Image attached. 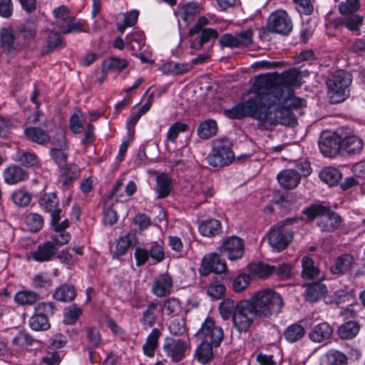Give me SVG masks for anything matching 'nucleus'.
Here are the masks:
<instances>
[{"label": "nucleus", "instance_id": "f257e3e1", "mask_svg": "<svg viewBox=\"0 0 365 365\" xmlns=\"http://www.w3.org/2000/svg\"><path fill=\"white\" fill-rule=\"evenodd\" d=\"M277 101L272 93L253 94L245 101L225 110L226 116L231 119H242L250 117L259 121V127L267 129L268 123H272V108Z\"/></svg>", "mask_w": 365, "mask_h": 365}, {"label": "nucleus", "instance_id": "f03ea898", "mask_svg": "<svg viewBox=\"0 0 365 365\" xmlns=\"http://www.w3.org/2000/svg\"><path fill=\"white\" fill-rule=\"evenodd\" d=\"M258 319L269 318L281 312L284 302L280 294L272 289H264L257 292L246 299Z\"/></svg>", "mask_w": 365, "mask_h": 365}, {"label": "nucleus", "instance_id": "7ed1b4c3", "mask_svg": "<svg viewBox=\"0 0 365 365\" xmlns=\"http://www.w3.org/2000/svg\"><path fill=\"white\" fill-rule=\"evenodd\" d=\"M307 218L312 221L317 217L318 226L323 232H331L340 227L342 218L339 214L331 210L330 207L322 203H314L303 210Z\"/></svg>", "mask_w": 365, "mask_h": 365}, {"label": "nucleus", "instance_id": "20e7f679", "mask_svg": "<svg viewBox=\"0 0 365 365\" xmlns=\"http://www.w3.org/2000/svg\"><path fill=\"white\" fill-rule=\"evenodd\" d=\"M209 24L207 19L201 16L192 26L188 34L190 36V46L192 49L199 50L205 46L207 49L213 48L214 43L218 37L217 30L211 28H205Z\"/></svg>", "mask_w": 365, "mask_h": 365}, {"label": "nucleus", "instance_id": "39448f33", "mask_svg": "<svg viewBox=\"0 0 365 365\" xmlns=\"http://www.w3.org/2000/svg\"><path fill=\"white\" fill-rule=\"evenodd\" d=\"M351 75L343 70L336 71L327 80L328 96L332 103H339L349 96Z\"/></svg>", "mask_w": 365, "mask_h": 365}, {"label": "nucleus", "instance_id": "423d86ee", "mask_svg": "<svg viewBox=\"0 0 365 365\" xmlns=\"http://www.w3.org/2000/svg\"><path fill=\"white\" fill-rule=\"evenodd\" d=\"M232 142L227 138H217L212 142V150L207 157V163L212 167H225L232 163L235 155Z\"/></svg>", "mask_w": 365, "mask_h": 365}, {"label": "nucleus", "instance_id": "0eeeda50", "mask_svg": "<svg viewBox=\"0 0 365 365\" xmlns=\"http://www.w3.org/2000/svg\"><path fill=\"white\" fill-rule=\"evenodd\" d=\"M296 218H287L278 225L274 226L268 232L269 245L276 251L284 250L292 241L293 232L287 226L297 222Z\"/></svg>", "mask_w": 365, "mask_h": 365}, {"label": "nucleus", "instance_id": "6e6552de", "mask_svg": "<svg viewBox=\"0 0 365 365\" xmlns=\"http://www.w3.org/2000/svg\"><path fill=\"white\" fill-rule=\"evenodd\" d=\"M258 317L245 300L237 303V309L232 319L233 327L240 333H246L249 331L255 319Z\"/></svg>", "mask_w": 365, "mask_h": 365}, {"label": "nucleus", "instance_id": "1a4fd4ad", "mask_svg": "<svg viewBox=\"0 0 365 365\" xmlns=\"http://www.w3.org/2000/svg\"><path fill=\"white\" fill-rule=\"evenodd\" d=\"M56 307L53 302H40L35 307L36 313L29 319L30 327L35 331H45L49 329L48 316L53 315Z\"/></svg>", "mask_w": 365, "mask_h": 365}, {"label": "nucleus", "instance_id": "9d476101", "mask_svg": "<svg viewBox=\"0 0 365 365\" xmlns=\"http://www.w3.org/2000/svg\"><path fill=\"white\" fill-rule=\"evenodd\" d=\"M199 339L218 347L224 339V331L220 327L215 326L212 317H207L196 334Z\"/></svg>", "mask_w": 365, "mask_h": 365}, {"label": "nucleus", "instance_id": "9b49d317", "mask_svg": "<svg viewBox=\"0 0 365 365\" xmlns=\"http://www.w3.org/2000/svg\"><path fill=\"white\" fill-rule=\"evenodd\" d=\"M319 148L322 153L329 158H333L341 150V128L336 133H324L319 140Z\"/></svg>", "mask_w": 365, "mask_h": 365}, {"label": "nucleus", "instance_id": "f8f14e48", "mask_svg": "<svg viewBox=\"0 0 365 365\" xmlns=\"http://www.w3.org/2000/svg\"><path fill=\"white\" fill-rule=\"evenodd\" d=\"M267 30L272 33L287 35L292 30V22L284 10H277L268 18Z\"/></svg>", "mask_w": 365, "mask_h": 365}, {"label": "nucleus", "instance_id": "ddd939ff", "mask_svg": "<svg viewBox=\"0 0 365 365\" xmlns=\"http://www.w3.org/2000/svg\"><path fill=\"white\" fill-rule=\"evenodd\" d=\"M341 150L348 155L359 154L364 146L362 138L356 135L349 128H341Z\"/></svg>", "mask_w": 365, "mask_h": 365}, {"label": "nucleus", "instance_id": "4468645a", "mask_svg": "<svg viewBox=\"0 0 365 365\" xmlns=\"http://www.w3.org/2000/svg\"><path fill=\"white\" fill-rule=\"evenodd\" d=\"M252 36L253 31L251 29H247L235 35L225 34L220 38L219 43L222 47H247L252 44Z\"/></svg>", "mask_w": 365, "mask_h": 365}, {"label": "nucleus", "instance_id": "2eb2a0df", "mask_svg": "<svg viewBox=\"0 0 365 365\" xmlns=\"http://www.w3.org/2000/svg\"><path fill=\"white\" fill-rule=\"evenodd\" d=\"M187 347L186 341L173 337H167L163 344V350L166 355L174 362H178L184 358Z\"/></svg>", "mask_w": 365, "mask_h": 365}, {"label": "nucleus", "instance_id": "dca6fc26", "mask_svg": "<svg viewBox=\"0 0 365 365\" xmlns=\"http://www.w3.org/2000/svg\"><path fill=\"white\" fill-rule=\"evenodd\" d=\"M220 252L230 260H237L242 257L244 253V241L236 236L225 240L220 248Z\"/></svg>", "mask_w": 365, "mask_h": 365}, {"label": "nucleus", "instance_id": "f3484780", "mask_svg": "<svg viewBox=\"0 0 365 365\" xmlns=\"http://www.w3.org/2000/svg\"><path fill=\"white\" fill-rule=\"evenodd\" d=\"M40 207L51 215L52 222L54 223L60 218L62 210L59 207V199L54 192H46L38 198Z\"/></svg>", "mask_w": 365, "mask_h": 365}, {"label": "nucleus", "instance_id": "a211bd4d", "mask_svg": "<svg viewBox=\"0 0 365 365\" xmlns=\"http://www.w3.org/2000/svg\"><path fill=\"white\" fill-rule=\"evenodd\" d=\"M226 269L225 262L217 253H211L203 257L200 272L202 275H207L211 272L222 273Z\"/></svg>", "mask_w": 365, "mask_h": 365}, {"label": "nucleus", "instance_id": "6ab92c4d", "mask_svg": "<svg viewBox=\"0 0 365 365\" xmlns=\"http://www.w3.org/2000/svg\"><path fill=\"white\" fill-rule=\"evenodd\" d=\"M0 48L10 55L15 54L20 49V44L16 41L12 29H0Z\"/></svg>", "mask_w": 365, "mask_h": 365}, {"label": "nucleus", "instance_id": "aec40b11", "mask_svg": "<svg viewBox=\"0 0 365 365\" xmlns=\"http://www.w3.org/2000/svg\"><path fill=\"white\" fill-rule=\"evenodd\" d=\"M57 249L52 242L47 241L38 245L36 250L30 252L28 259L43 262L51 260L55 256Z\"/></svg>", "mask_w": 365, "mask_h": 365}, {"label": "nucleus", "instance_id": "412c9836", "mask_svg": "<svg viewBox=\"0 0 365 365\" xmlns=\"http://www.w3.org/2000/svg\"><path fill=\"white\" fill-rule=\"evenodd\" d=\"M274 117H272L273 120L268 123L269 125L280 123L284 125L293 127L297 124V120L292 110L282 105H276Z\"/></svg>", "mask_w": 365, "mask_h": 365}, {"label": "nucleus", "instance_id": "4be33fe9", "mask_svg": "<svg viewBox=\"0 0 365 365\" xmlns=\"http://www.w3.org/2000/svg\"><path fill=\"white\" fill-rule=\"evenodd\" d=\"M273 94H274L277 99L274 103V106L276 105H282L292 110L299 108L305 104L304 99L295 96L291 91L284 93V91L281 89L273 93Z\"/></svg>", "mask_w": 365, "mask_h": 365}, {"label": "nucleus", "instance_id": "5701e85b", "mask_svg": "<svg viewBox=\"0 0 365 365\" xmlns=\"http://www.w3.org/2000/svg\"><path fill=\"white\" fill-rule=\"evenodd\" d=\"M173 287V279L170 274H160L153 282L152 291L158 297L166 296L170 293Z\"/></svg>", "mask_w": 365, "mask_h": 365}, {"label": "nucleus", "instance_id": "b1692460", "mask_svg": "<svg viewBox=\"0 0 365 365\" xmlns=\"http://www.w3.org/2000/svg\"><path fill=\"white\" fill-rule=\"evenodd\" d=\"M277 178L282 188L291 190L299 185L301 180V175L294 170L287 169L279 172Z\"/></svg>", "mask_w": 365, "mask_h": 365}, {"label": "nucleus", "instance_id": "393cba45", "mask_svg": "<svg viewBox=\"0 0 365 365\" xmlns=\"http://www.w3.org/2000/svg\"><path fill=\"white\" fill-rule=\"evenodd\" d=\"M332 327L327 322H322L315 325L309 333L310 340L316 343H322L329 339L333 334Z\"/></svg>", "mask_w": 365, "mask_h": 365}, {"label": "nucleus", "instance_id": "a878e982", "mask_svg": "<svg viewBox=\"0 0 365 365\" xmlns=\"http://www.w3.org/2000/svg\"><path fill=\"white\" fill-rule=\"evenodd\" d=\"M274 81L267 75H260L256 77L254 84L250 89V93L255 94L258 93H274L280 91L281 88L274 87Z\"/></svg>", "mask_w": 365, "mask_h": 365}, {"label": "nucleus", "instance_id": "bb28decb", "mask_svg": "<svg viewBox=\"0 0 365 365\" xmlns=\"http://www.w3.org/2000/svg\"><path fill=\"white\" fill-rule=\"evenodd\" d=\"M191 195L196 200L197 202L200 204L213 195V189L208 182L203 181L195 182L192 186Z\"/></svg>", "mask_w": 365, "mask_h": 365}, {"label": "nucleus", "instance_id": "cd10ccee", "mask_svg": "<svg viewBox=\"0 0 365 365\" xmlns=\"http://www.w3.org/2000/svg\"><path fill=\"white\" fill-rule=\"evenodd\" d=\"M59 183L63 187H68L76 180L80 175L78 166L74 163L66 164L60 169Z\"/></svg>", "mask_w": 365, "mask_h": 365}, {"label": "nucleus", "instance_id": "c85d7f7f", "mask_svg": "<svg viewBox=\"0 0 365 365\" xmlns=\"http://www.w3.org/2000/svg\"><path fill=\"white\" fill-rule=\"evenodd\" d=\"M4 181L9 185H14L29 178L28 173L18 165L8 167L4 172Z\"/></svg>", "mask_w": 365, "mask_h": 365}, {"label": "nucleus", "instance_id": "c756f323", "mask_svg": "<svg viewBox=\"0 0 365 365\" xmlns=\"http://www.w3.org/2000/svg\"><path fill=\"white\" fill-rule=\"evenodd\" d=\"M354 262V258L349 254H344L339 256L333 265L329 268L333 274H341L349 271Z\"/></svg>", "mask_w": 365, "mask_h": 365}, {"label": "nucleus", "instance_id": "7c9ffc66", "mask_svg": "<svg viewBox=\"0 0 365 365\" xmlns=\"http://www.w3.org/2000/svg\"><path fill=\"white\" fill-rule=\"evenodd\" d=\"M327 287L321 282H313L307 286L304 292L305 299L309 302H315L324 297Z\"/></svg>", "mask_w": 365, "mask_h": 365}, {"label": "nucleus", "instance_id": "2f4dec72", "mask_svg": "<svg viewBox=\"0 0 365 365\" xmlns=\"http://www.w3.org/2000/svg\"><path fill=\"white\" fill-rule=\"evenodd\" d=\"M24 134L29 140L41 145H45L51 141L50 135L43 130L37 127L25 128Z\"/></svg>", "mask_w": 365, "mask_h": 365}, {"label": "nucleus", "instance_id": "473e14b6", "mask_svg": "<svg viewBox=\"0 0 365 365\" xmlns=\"http://www.w3.org/2000/svg\"><path fill=\"white\" fill-rule=\"evenodd\" d=\"M137 238L135 234L128 233L120 237L116 241L115 250L113 254L114 258H118L126 254L129 247L136 243Z\"/></svg>", "mask_w": 365, "mask_h": 365}, {"label": "nucleus", "instance_id": "72a5a7b5", "mask_svg": "<svg viewBox=\"0 0 365 365\" xmlns=\"http://www.w3.org/2000/svg\"><path fill=\"white\" fill-rule=\"evenodd\" d=\"M76 296L74 286L64 284L56 288L53 297L59 302H69L73 301Z\"/></svg>", "mask_w": 365, "mask_h": 365}, {"label": "nucleus", "instance_id": "f704fd0d", "mask_svg": "<svg viewBox=\"0 0 365 365\" xmlns=\"http://www.w3.org/2000/svg\"><path fill=\"white\" fill-rule=\"evenodd\" d=\"M198 229L200 234L205 237H214L222 232L221 223L215 219L202 221Z\"/></svg>", "mask_w": 365, "mask_h": 365}, {"label": "nucleus", "instance_id": "c9c22d12", "mask_svg": "<svg viewBox=\"0 0 365 365\" xmlns=\"http://www.w3.org/2000/svg\"><path fill=\"white\" fill-rule=\"evenodd\" d=\"M158 306V302H151L143 311L140 322L146 329L153 327L155 324L157 320V315L155 312Z\"/></svg>", "mask_w": 365, "mask_h": 365}, {"label": "nucleus", "instance_id": "e433bc0d", "mask_svg": "<svg viewBox=\"0 0 365 365\" xmlns=\"http://www.w3.org/2000/svg\"><path fill=\"white\" fill-rule=\"evenodd\" d=\"M63 46V40L61 34L57 32H50L46 44L41 48V53L42 55H46Z\"/></svg>", "mask_w": 365, "mask_h": 365}, {"label": "nucleus", "instance_id": "4c0bfd02", "mask_svg": "<svg viewBox=\"0 0 365 365\" xmlns=\"http://www.w3.org/2000/svg\"><path fill=\"white\" fill-rule=\"evenodd\" d=\"M160 336V331L155 328L147 336L146 341L143 346V352L147 356L153 357L154 356Z\"/></svg>", "mask_w": 365, "mask_h": 365}, {"label": "nucleus", "instance_id": "58836bf2", "mask_svg": "<svg viewBox=\"0 0 365 365\" xmlns=\"http://www.w3.org/2000/svg\"><path fill=\"white\" fill-rule=\"evenodd\" d=\"M182 311V305L180 300L175 297H170L165 299L161 307L162 314L170 317L178 316Z\"/></svg>", "mask_w": 365, "mask_h": 365}, {"label": "nucleus", "instance_id": "ea45409f", "mask_svg": "<svg viewBox=\"0 0 365 365\" xmlns=\"http://www.w3.org/2000/svg\"><path fill=\"white\" fill-rule=\"evenodd\" d=\"M214 347H215L214 345L202 341L201 344L197 346V348L195 350V358L199 362L202 364H206L209 362L210 360L213 359Z\"/></svg>", "mask_w": 365, "mask_h": 365}, {"label": "nucleus", "instance_id": "a19ab883", "mask_svg": "<svg viewBox=\"0 0 365 365\" xmlns=\"http://www.w3.org/2000/svg\"><path fill=\"white\" fill-rule=\"evenodd\" d=\"M14 160L27 168L36 166L38 163V158L36 153L22 149H19L16 153Z\"/></svg>", "mask_w": 365, "mask_h": 365}, {"label": "nucleus", "instance_id": "79ce46f5", "mask_svg": "<svg viewBox=\"0 0 365 365\" xmlns=\"http://www.w3.org/2000/svg\"><path fill=\"white\" fill-rule=\"evenodd\" d=\"M87 341L89 344V347L87 349L89 351V355L91 357L93 354L92 349H96L101 346L102 339L99 329L94 326H88L85 328Z\"/></svg>", "mask_w": 365, "mask_h": 365}, {"label": "nucleus", "instance_id": "37998d69", "mask_svg": "<svg viewBox=\"0 0 365 365\" xmlns=\"http://www.w3.org/2000/svg\"><path fill=\"white\" fill-rule=\"evenodd\" d=\"M202 7L197 2H188L183 5L179 13L181 19L186 23L191 22L194 17L200 13Z\"/></svg>", "mask_w": 365, "mask_h": 365}, {"label": "nucleus", "instance_id": "c03bdc74", "mask_svg": "<svg viewBox=\"0 0 365 365\" xmlns=\"http://www.w3.org/2000/svg\"><path fill=\"white\" fill-rule=\"evenodd\" d=\"M319 365H346V357L339 351H330L321 357Z\"/></svg>", "mask_w": 365, "mask_h": 365}, {"label": "nucleus", "instance_id": "a18cd8bd", "mask_svg": "<svg viewBox=\"0 0 365 365\" xmlns=\"http://www.w3.org/2000/svg\"><path fill=\"white\" fill-rule=\"evenodd\" d=\"M197 134L202 139H209L215 135L217 132L216 121L209 119L202 122L197 130Z\"/></svg>", "mask_w": 365, "mask_h": 365}, {"label": "nucleus", "instance_id": "49530a36", "mask_svg": "<svg viewBox=\"0 0 365 365\" xmlns=\"http://www.w3.org/2000/svg\"><path fill=\"white\" fill-rule=\"evenodd\" d=\"M128 65L127 60L120 58L118 57H112L109 59L104 61L102 63V73L107 75L110 70L121 71L125 69Z\"/></svg>", "mask_w": 365, "mask_h": 365}, {"label": "nucleus", "instance_id": "de8ad7c7", "mask_svg": "<svg viewBox=\"0 0 365 365\" xmlns=\"http://www.w3.org/2000/svg\"><path fill=\"white\" fill-rule=\"evenodd\" d=\"M319 178L329 186H334L336 185L341 178V174L336 168L328 167L320 172Z\"/></svg>", "mask_w": 365, "mask_h": 365}, {"label": "nucleus", "instance_id": "09e8293b", "mask_svg": "<svg viewBox=\"0 0 365 365\" xmlns=\"http://www.w3.org/2000/svg\"><path fill=\"white\" fill-rule=\"evenodd\" d=\"M305 334V329L299 324H293L285 329L284 336L290 343L299 341Z\"/></svg>", "mask_w": 365, "mask_h": 365}, {"label": "nucleus", "instance_id": "8fccbe9b", "mask_svg": "<svg viewBox=\"0 0 365 365\" xmlns=\"http://www.w3.org/2000/svg\"><path fill=\"white\" fill-rule=\"evenodd\" d=\"M251 274L259 278H266L274 272V266H270L262 262L254 263L250 265Z\"/></svg>", "mask_w": 365, "mask_h": 365}, {"label": "nucleus", "instance_id": "3c124183", "mask_svg": "<svg viewBox=\"0 0 365 365\" xmlns=\"http://www.w3.org/2000/svg\"><path fill=\"white\" fill-rule=\"evenodd\" d=\"M40 299L38 293L31 291H21L16 294L15 302L21 305H31Z\"/></svg>", "mask_w": 365, "mask_h": 365}, {"label": "nucleus", "instance_id": "603ef678", "mask_svg": "<svg viewBox=\"0 0 365 365\" xmlns=\"http://www.w3.org/2000/svg\"><path fill=\"white\" fill-rule=\"evenodd\" d=\"M302 277L305 279H313L318 276L319 269L314 265V260L309 257L302 259Z\"/></svg>", "mask_w": 365, "mask_h": 365}, {"label": "nucleus", "instance_id": "864d4df0", "mask_svg": "<svg viewBox=\"0 0 365 365\" xmlns=\"http://www.w3.org/2000/svg\"><path fill=\"white\" fill-rule=\"evenodd\" d=\"M358 324L353 321L341 324L338 329L339 335L341 339H349L354 337L359 332Z\"/></svg>", "mask_w": 365, "mask_h": 365}, {"label": "nucleus", "instance_id": "5fc2aeb1", "mask_svg": "<svg viewBox=\"0 0 365 365\" xmlns=\"http://www.w3.org/2000/svg\"><path fill=\"white\" fill-rule=\"evenodd\" d=\"M150 257L156 263L161 262L165 259V252L163 242H151L148 245Z\"/></svg>", "mask_w": 365, "mask_h": 365}, {"label": "nucleus", "instance_id": "6e6d98bb", "mask_svg": "<svg viewBox=\"0 0 365 365\" xmlns=\"http://www.w3.org/2000/svg\"><path fill=\"white\" fill-rule=\"evenodd\" d=\"M157 192L158 198H164L167 197L172 190V182L169 178L165 175L157 177Z\"/></svg>", "mask_w": 365, "mask_h": 365}, {"label": "nucleus", "instance_id": "4d7b16f0", "mask_svg": "<svg viewBox=\"0 0 365 365\" xmlns=\"http://www.w3.org/2000/svg\"><path fill=\"white\" fill-rule=\"evenodd\" d=\"M82 309L76 304H71L65 309L63 322L66 324L73 325L82 314Z\"/></svg>", "mask_w": 365, "mask_h": 365}, {"label": "nucleus", "instance_id": "13d9d810", "mask_svg": "<svg viewBox=\"0 0 365 365\" xmlns=\"http://www.w3.org/2000/svg\"><path fill=\"white\" fill-rule=\"evenodd\" d=\"M26 225L32 232H38L43 226V217L38 213L31 212L26 217Z\"/></svg>", "mask_w": 365, "mask_h": 365}, {"label": "nucleus", "instance_id": "bf43d9fd", "mask_svg": "<svg viewBox=\"0 0 365 365\" xmlns=\"http://www.w3.org/2000/svg\"><path fill=\"white\" fill-rule=\"evenodd\" d=\"M125 41L127 47L134 53L140 51L145 43L143 36L140 33H134L128 35Z\"/></svg>", "mask_w": 365, "mask_h": 365}, {"label": "nucleus", "instance_id": "052dcab7", "mask_svg": "<svg viewBox=\"0 0 365 365\" xmlns=\"http://www.w3.org/2000/svg\"><path fill=\"white\" fill-rule=\"evenodd\" d=\"M236 309L237 304L231 299H224L219 306L220 315L224 320L228 319L230 316L232 317Z\"/></svg>", "mask_w": 365, "mask_h": 365}, {"label": "nucleus", "instance_id": "680f3d73", "mask_svg": "<svg viewBox=\"0 0 365 365\" xmlns=\"http://www.w3.org/2000/svg\"><path fill=\"white\" fill-rule=\"evenodd\" d=\"M339 2V10L341 14H349L356 11L360 7V0H335Z\"/></svg>", "mask_w": 365, "mask_h": 365}, {"label": "nucleus", "instance_id": "e2e57ef3", "mask_svg": "<svg viewBox=\"0 0 365 365\" xmlns=\"http://www.w3.org/2000/svg\"><path fill=\"white\" fill-rule=\"evenodd\" d=\"M52 284V279L46 273L37 274L32 279V286L37 289H48Z\"/></svg>", "mask_w": 365, "mask_h": 365}, {"label": "nucleus", "instance_id": "0e129e2a", "mask_svg": "<svg viewBox=\"0 0 365 365\" xmlns=\"http://www.w3.org/2000/svg\"><path fill=\"white\" fill-rule=\"evenodd\" d=\"M139 12L136 10L131 11L123 14V22L122 24H118L117 29L120 34H123L126 27L133 26L138 20Z\"/></svg>", "mask_w": 365, "mask_h": 365}, {"label": "nucleus", "instance_id": "69168bd1", "mask_svg": "<svg viewBox=\"0 0 365 365\" xmlns=\"http://www.w3.org/2000/svg\"><path fill=\"white\" fill-rule=\"evenodd\" d=\"M187 129V124L181 122L175 123L168 130L167 133V140L172 143H175L179 134L180 133L185 132Z\"/></svg>", "mask_w": 365, "mask_h": 365}, {"label": "nucleus", "instance_id": "338daca9", "mask_svg": "<svg viewBox=\"0 0 365 365\" xmlns=\"http://www.w3.org/2000/svg\"><path fill=\"white\" fill-rule=\"evenodd\" d=\"M11 197L14 202L19 207L27 206L31 200V194L26 190L22 189L14 192Z\"/></svg>", "mask_w": 365, "mask_h": 365}, {"label": "nucleus", "instance_id": "774afa93", "mask_svg": "<svg viewBox=\"0 0 365 365\" xmlns=\"http://www.w3.org/2000/svg\"><path fill=\"white\" fill-rule=\"evenodd\" d=\"M34 341V339L29 333L25 331H21L13 339L12 344L15 346L24 347L31 345Z\"/></svg>", "mask_w": 365, "mask_h": 365}]
</instances>
